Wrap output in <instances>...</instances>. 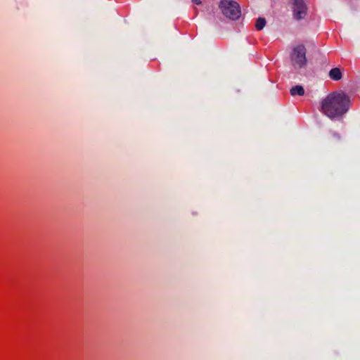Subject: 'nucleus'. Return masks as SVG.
Here are the masks:
<instances>
[{
	"instance_id": "423d86ee",
	"label": "nucleus",
	"mask_w": 360,
	"mask_h": 360,
	"mask_svg": "<svg viewBox=\"0 0 360 360\" xmlns=\"http://www.w3.org/2000/svg\"><path fill=\"white\" fill-rule=\"evenodd\" d=\"M290 94L292 96H303L304 94V89L300 85H296L290 89Z\"/></svg>"
},
{
	"instance_id": "6e6552de",
	"label": "nucleus",
	"mask_w": 360,
	"mask_h": 360,
	"mask_svg": "<svg viewBox=\"0 0 360 360\" xmlns=\"http://www.w3.org/2000/svg\"><path fill=\"white\" fill-rule=\"evenodd\" d=\"M192 1H193V3H195V4H197V5H200V4H201V3H202V2H201V0H192Z\"/></svg>"
},
{
	"instance_id": "0eeeda50",
	"label": "nucleus",
	"mask_w": 360,
	"mask_h": 360,
	"mask_svg": "<svg viewBox=\"0 0 360 360\" xmlns=\"http://www.w3.org/2000/svg\"><path fill=\"white\" fill-rule=\"evenodd\" d=\"M266 25V20L264 18L259 17L257 18L255 23V28L257 30H262Z\"/></svg>"
},
{
	"instance_id": "1a4fd4ad",
	"label": "nucleus",
	"mask_w": 360,
	"mask_h": 360,
	"mask_svg": "<svg viewBox=\"0 0 360 360\" xmlns=\"http://www.w3.org/2000/svg\"><path fill=\"white\" fill-rule=\"evenodd\" d=\"M335 136L337 137L338 139H340V136H338L337 134H335Z\"/></svg>"
},
{
	"instance_id": "f03ea898",
	"label": "nucleus",
	"mask_w": 360,
	"mask_h": 360,
	"mask_svg": "<svg viewBox=\"0 0 360 360\" xmlns=\"http://www.w3.org/2000/svg\"><path fill=\"white\" fill-rule=\"evenodd\" d=\"M219 8L224 15L233 20H238L241 15L240 5L234 1L221 0Z\"/></svg>"
},
{
	"instance_id": "39448f33",
	"label": "nucleus",
	"mask_w": 360,
	"mask_h": 360,
	"mask_svg": "<svg viewBox=\"0 0 360 360\" xmlns=\"http://www.w3.org/2000/svg\"><path fill=\"white\" fill-rule=\"evenodd\" d=\"M329 77L334 81H338L342 78V72L340 68H332L329 72Z\"/></svg>"
},
{
	"instance_id": "f257e3e1",
	"label": "nucleus",
	"mask_w": 360,
	"mask_h": 360,
	"mask_svg": "<svg viewBox=\"0 0 360 360\" xmlns=\"http://www.w3.org/2000/svg\"><path fill=\"white\" fill-rule=\"evenodd\" d=\"M350 98L343 91L333 92L327 96L321 103L323 112L330 118L342 116L349 108Z\"/></svg>"
},
{
	"instance_id": "7ed1b4c3",
	"label": "nucleus",
	"mask_w": 360,
	"mask_h": 360,
	"mask_svg": "<svg viewBox=\"0 0 360 360\" xmlns=\"http://www.w3.org/2000/svg\"><path fill=\"white\" fill-rule=\"evenodd\" d=\"M307 50L304 45L295 47L291 54V63L294 68L300 69L307 64Z\"/></svg>"
},
{
	"instance_id": "20e7f679",
	"label": "nucleus",
	"mask_w": 360,
	"mask_h": 360,
	"mask_svg": "<svg viewBox=\"0 0 360 360\" xmlns=\"http://www.w3.org/2000/svg\"><path fill=\"white\" fill-rule=\"evenodd\" d=\"M292 12L296 20H302L306 16L307 8L303 0H292Z\"/></svg>"
}]
</instances>
